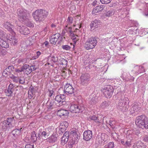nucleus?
Here are the masks:
<instances>
[{
  "label": "nucleus",
  "instance_id": "f257e3e1",
  "mask_svg": "<svg viewBox=\"0 0 148 148\" xmlns=\"http://www.w3.org/2000/svg\"><path fill=\"white\" fill-rule=\"evenodd\" d=\"M129 99L127 97H121L117 104V109L123 112H126L129 107Z\"/></svg>",
  "mask_w": 148,
  "mask_h": 148
},
{
  "label": "nucleus",
  "instance_id": "f03ea898",
  "mask_svg": "<svg viewBox=\"0 0 148 148\" xmlns=\"http://www.w3.org/2000/svg\"><path fill=\"white\" fill-rule=\"evenodd\" d=\"M48 12L44 10L40 9L36 10L33 14V17L36 21L40 22L43 21L47 18Z\"/></svg>",
  "mask_w": 148,
  "mask_h": 148
},
{
  "label": "nucleus",
  "instance_id": "7ed1b4c3",
  "mask_svg": "<svg viewBox=\"0 0 148 148\" xmlns=\"http://www.w3.org/2000/svg\"><path fill=\"white\" fill-rule=\"evenodd\" d=\"M136 125L143 129L148 128V119L144 115H142L136 117L135 121Z\"/></svg>",
  "mask_w": 148,
  "mask_h": 148
},
{
  "label": "nucleus",
  "instance_id": "20e7f679",
  "mask_svg": "<svg viewBox=\"0 0 148 148\" xmlns=\"http://www.w3.org/2000/svg\"><path fill=\"white\" fill-rule=\"evenodd\" d=\"M17 16L18 20L21 22L26 21L29 17V14L28 11L23 8H18L17 10Z\"/></svg>",
  "mask_w": 148,
  "mask_h": 148
},
{
  "label": "nucleus",
  "instance_id": "39448f33",
  "mask_svg": "<svg viewBox=\"0 0 148 148\" xmlns=\"http://www.w3.org/2000/svg\"><path fill=\"white\" fill-rule=\"evenodd\" d=\"M97 41L96 38L91 37L89 38L84 44V47L87 50L93 49L96 45Z\"/></svg>",
  "mask_w": 148,
  "mask_h": 148
},
{
  "label": "nucleus",
  "instance_id": "423d86ee",
  "mask_svg": "<svg viewBox=\"0 0 148 148\" xmlns=\"http://www.w3.org/2000/svg\"><path fill=\"white\" fill-rule=\"evenodd\" d=\"M65 38L64 37L61 36L60 34L56 33L51 36L50 38L49 42L51 44L55 45L57 42L58 44L60 43L63 39Z\"/></svg>",
  "mask_w": 148,
  "mask_h": 148
},
{
  "label": "nucleus",
  "instance_id": "0eeeda50",
  "mask_svg": "<svg viewBox=\"0 0 148 148\" xmlns=\"http://www.w3.org/2000/svg\"><path fill=\"white\" fill-rule=\"evenodd\" d=\"M64 29L71 36V38L73 40L74 43H75L78 40V38H77L78 36L76 35V31H75L74 32L72 31L71 26H67V25H66Z\"/></svg>",
  "mask_w": 148,
  "mask_h": 148
},
{
  "label": "nucleus",
  "instance_id": "6e6552de",
  "mask_svg": "<svg viewBox=\"0 0 148 148\" xmlns=\"http://www.w3.org/2000/svg\"><path fill=\"white\" fill-rule=\"evenodd\" d=\"M103 95L107 98H110L113 94L114 89L111 85H107L102 90Z\"/></svg>",
  "mask_w": 148,
  "mask_h": 148
},
{
  "label": "nucleus",
  "instance_id": "1a4fd4ad",
  "mask_svg": "<svg viewBox=\"0 0 148 148\" xmlns=\"http://www.w3.org/2000/svg\"><path fill=\"white\" fill-rule=\"evenodd\" d=\"M63 91L66 95L72 94L74 93V89L71 85L67 83L64 85Z\"/></svg>",
  "mask_w": 148,
  "mask_h": 148
},
{
  "label": "nucleus",
  "instance_id": "9d476101",
  "mask_svg": "<svg viewBox=\"0 0 148 148\" xmlns=\"http://www.w3.org/2000/svg\"><path fill=\"white\" fill-rule=\"evenodd\" d=\"M90 79V75L88 74H83L80 76L81 83L83 85L86 86L89 82Z\"/></svg>",
  "mask_w": 148,
  "mask_h": 148
},
{
  "label": "nucleus",
  "instance_id": "9b49d317",
  "mask_svg": "<svg viewBox=\"0 0 148 148\" xmlns=\"http://www.w3.org/2000/svg\"><path fill=\"white\" fill-rule=\"evenodd\" d=\"M108 136L105 134H102L101 135H98L97 137L96 140L98 142L99 144H101L102 143H107L108 140Z\"/></svg>",
  "mask_w": 148,
  "mask_h": 148
},
{
  "label": "nucleus",
  "instance_id": "f8f14e48",
  "mask_svg": "<svg viewBox=\"0 0 148 148\" xmlns=\"http://www.w3.org/2000/svg\"><path fill=\"white\" fill-rule=\"evenodd\" d=\"M15 85L10 84L8 88L5 90V92L7 96L12 97L13 95V92L15 89Z\"/></svg>",
  "mask_w": 148,
  "mask_h": 148
},
{
  "label": "nucleus",
  "instance_id": "ddd939ff",
  "mask_svg": "<svg viewBox=\"0 0 148 148\" xmlns=\"http://www.w3.org/2000/svg\"><path fill=\"white\" fill-rule=\"evenodd\" d=\"M15 33L14 34H13L12 32L8 36V41L10 42L12 45H15L17 44L18 41L15 36Z\"/></svg>",
  "mask_w": 148,
  "mask_h": 148
},
{
  "label": "nucleus",
  "instance_id": "4468645a",
  "mask_svg": "<svg viewBox=\"0 0 148 148\" xmlns=\"http://www.w3.org/2000/svg\"><path fill=\"white\" fill-rule=\"evenodd\" d=\"M77 130L75 129H73L71 130L69 136L72 137V139L75 141H76L79 138V134H77Z\"/></svg>",
  "mask_w": 148,
  "mask_h": 148
},
{
  "label": "nucleus",
  "instance_id": "2eb2a0df",
  "mask_svg": "<svg viewBox=\"0 0 148 148\" xmlns=\"http://www.w3.org/2000/svg\"><path fill=\"white\" fill-rule=\"evenodd\" d=\"M17 30H18L21 33L24 35H27L30 32L28 29L25 26H18L17 27Z\"/></svg>",
  "mask_w": 148,
  "mask_h": 148
},
{
  "label": "nucleus",
  "instance_id": "dca6fc26",
  "mask_svg": "<svg viewBox=\"0 0 148 148\" xmlns=\"http://www.w3.org/2000/svg\"><path fill=\"white\" fill-rule=\"evenodd\" d=\"M92 136V131L88 130L85 131L83 133V139L86 141H89L91 139Z\"/></svg>",
  "mask_w": 148,
  "mask_h": 148
},
{
  "label": "nucleus",
  "instance_id": "f3484780",
  "mask_svg": "<svg viewBox=\"0 0 148 148\" xmlns=\"http://www.w3.org/2000/svg\"><path fill=\"white\" fill-rule=\"evenodd\" d=\"M56 101L60 105V106L63 104V103L65 100V96L64 94L57 95L55 98Z\"/></svg>",
  "mask_w": 148,
  "mask_h": 148
},
{
  "label": "nucleus",
  "instance_id": "a211bd4d",
  "mask_svg": "<svg viewBox=\"0 0 148 148\" xmlns=\"http://www.w3.org/2000/svg\"><path fill=\"white\" fill-rule=\"evenodd\" d=\"M140 109V107L137 103L134 104V105L130 110V113L131 114H133L136 112L139 111Z\"/></svg>",
  "mask_w": 148,
  "mask_h": 148
},
{
  "label": "nucleus",
  "instance_id": "6ab92c4d",
  "mask_svg": "<svg viewBox=\"0 0 148 148\" xmlns=\"http://www.w3.org/2000/svg\"><path fill=\"white\" fill-rule=\"evenodd\" d=\"M101 25L100 21L99 20H95L92 21L90 24L91 29L94 30L96 28L100 27Z\"/></svg>",
  "mask_w": 148,
  "mask_h": 148
},
{
  "label": "nucleus",
  "instance_id": "aec40b11",
  "mask_svg": "<svg viewBox=\"0 0 148 148\" xmlns=\"http://www.w3.org/2000/svg\"><path fill=\"white\" fill-rule=\"evenodd\" d=\"M4 26L5 28L10 32V33L13 32V34H15V32L13 31L14 26L12 25L9 22H7L4 23Z\"/></svg>",
  "mask_w": 148,
  "mask_h": 148
},
{
  "label": "nucleus",
  "instance_id": "412c9836",
  "mask_svg": "<svg viewBox=\"0 0 148 148\" xmlns=\"http://www.w3.org/2000/svg\"><path fill=\"white\" fill-rule=\"evenodd\" d=\"M69 137V132L67 131L65 132L61 139V144L62 145H63L67 143Z\"/></svg>",
  "mask_w": 148,
  "mask_h": 148
},
{
  "label": "nucleus",
  "instance_id": "4be33fe9",
  "mask_svg": "<svg viewBox=\"0 0 148 148\" xmlns=\"http://www.w3.org/2000/svg\"><path fill=\"white\" fill-rule=\"evenodd\" d=\"M14 119V117L10 118H8L6 120H4L3 121L4 126L6 124H7L8 126V127H9L10 128H12L13 127L12 122Z\"/></svg>",
  "mask_w": 148,
  "mask_h": 148
},
{
  "label": "nucleus",
  "instance_id": "5701e85b",
  "mask_svg": "<svg viewBox=\"0 0 148 148\" xmlns=\"http://www.w3.org/2000/svg\"><path fill=\"white\" fill-rule=\"evenodd\" d=\"M51 130L49 128H46L45 129V131L42 132V137L44 139L46 138L49 135Z\"/></svg>",
  "mask_w": 148,
  "mask_h": 148
},
{
  "label": "nucleus",
  "instance_id": "b1692460",
  "mask_svg": "<svg viewBox=\"0 0 148 148\" xmlns=\"http://www.w3.org/2000/svg\"><path fill=\"white\" fill-rule=\"evenodd\" d=\"M57 114L60 116H67L69 114V112L67 110L64 109H61L58 111Z\"/></svg>",
  "mask_w": 148,
  "mask_h": 148
},
{
  "label": "nucleus",
  "instance_id": "393cba45",
  "mask_svg": "<svg viewBox=\"0 0 148 148\" xmlns=\"http://www.w3.org/2000/svg\"><path fill=\"white\" fill-rule=\"evenodd\" d=\"M130 76V75L129 73H124L122 75L121 77L124 80H125V81H129L130 80V79L129 78Z\"/></svg>",
  "mask_w": 148,
  "mask_h": 148
},
{
  "label": "nucleus",
  "instance_id": "a878e982",
  "mask_svg": "<svg viewBox=\"0 0 148 148\" xmlns=\"http://www.w3.org/2000/svg\"><path fill=\"white\" fill-rule=\"evenodd\" d=\"M88 120L90 121L93 120L98 124H99L101 122V120L99 121L97 117L94 115L90 116L88 118Z\"/></svg>",
  "mask_w": 148,
  "mask_h": 148
},
{
  "label": "nucleus",
  "instance_id": "bb28decb",
  "mask_svg": "<svg viewBox=\"0 0 148 148\" xmlns=\"http://www.w3.org/2000/svg\"><path fill=\"white\" fill-rule=\"evenodd\" d=\"M77 109H76V113L82 112L84 110V108L83 104H78Z\"/></svg>",
  "mask_w": 148,
  "mask_h": 148
},
{
  "label": "nucleus",
  "instance_id": "cd10ccee",
  "mask_svg": "<svg viewBox=\"0 0 148 148\" xmlns=\"http://www.w3.org/2000/svg\"><path fill=\"white\" fill-rule=\"evenodd\" d=\"M78 105L74 103L71 104L70 107V110L72 112L76 113V109H77Z\"/></svg>",
  "mask_w": 148,
  "mask_h": 148
},
{
  "label": "nucleus",
  "instance_id": "c85d7f7f",
  "mask_svg": "<svg viewBox=\"0 0 148 148\" xmlns=\"http://www.w3.org/2000/svg\"><path fill=\"white\" fill-rule=\"evenodd\" d=\"M37 138L35 131H33L31 133V138L32 141L34 142H36L37 140Z\"/></svg>",
  "mask_w": 148,
  "mask_h": 148
},
{
  "label": "nucleus",
  "instance_id": "c756f323",
  "mask_svg": "<svg viewBox=\"0 0 148 148\" xmlns=\"http://www.w3.org/2000/svg\"><path fill=\"white\" fill-rule=\"evenodd\" d=\"M127 138L128 140L130 141L133 140L136 138V136L132 132L131 134L128 135Z\"/></svg>",
  "mask_w": 148,
  "mask_h": 148
},
{
  "label": "nucleus",
  "instance_id": "7c9ffc66",
  "mask_svg": "<svg viewBox=\"0 0 148 148\" xmlns=\"http://www.w3.org/2000/svg\"><path fill=\"white\" fill-rule=\"evenodd\" d=\"M73 19L71 16H69L66 21V25L67 26H71L73 23Z\"/></svg>",
  "mask_w": 148,
  "mask_h": 148
},
{
  "label": "nucleus",
  "instance_id": "2f4dec72",
  "mask_svg": "<svg viewBox=\"0 0 148 148\" xmlns=\"http://www.w3.org/2000/svg\"><path fill=\"white\" fill-rule=\"evenodd\" d=\"M22 23H24L26 25L29 27H33L34 25L33 23H32L31 22L29 21V17H28V20L26 21H23Z\"/></svg>",
  "mask_w": 148,
  "mask_h": 148
},
{
  "label": "nucleus",
  "instance_id": "473e14b6",
  "mask_svg": "<svg viewBox=\"0 0 148 148\" xmlns=\"http://www.w3.org/2000/svg\"><path fill=\"white\" fill-rule=\"evenodd\" d=\"M57 138L54 136H51L48 138L47 141L49 143H54L57 140Z\"/></svg>",
  "mask_w": 148,
  "mask_h": 148
},
{
  "label": "nucleus",
  "instance_id": "72a5a7b5",
  "mask_svg": "<svg viewBox=\"0 0 148 148\" xmlns=\"http://www.w3.org/2000/svg\"><path fill=\"white\" fill-rule=\"evenodd\" d=\"M114 13V11L113 9H111L104 14L106 16L110 17L113 15Z\"/></svg>",
  "mask_w": 148,
  "mask_h": 148
},
{
  "label": "nucleus",
  "instance_id": "f704fd0d",
  "mask_svg": "<svg viewBox=\"0 0 148 148\" xmlns=\"http://www.w3.org/2000/svg\"><path fill=\"white\" fill-rule=\"evenodd\" d=\"M12 133L13 136L16 137L17 136L20 134V131L18 129H16L13 130L12 132Z\"/></svg>",
  "mask_w": 148,
  "mask_h": 148
},
{
  "label": "nucleus",
  "instance_id": "c9c22d12",
  "mask_svg": "<svg viewBox=\"0 0 148 148\" xmlns=\"http://www.w3.org/2000/svg\"><path fill=\"white\" fill-rule=\"evenodd\" d=\"M0 45L2 47L4 48H8L9 47V44L6 41L3 40L0 44Z\"/></svg>",
  "mask_w": 148,
  "mask_h": 148
},
{
  "label": "nucleus",
  "instance_id": "e433bc0d",
  "mask_svg": "<svg viewBox=\"0 0 148 148\" xmlns=\"http://www.w3.org/2000/svg\"><path fill=\"white\" fill-rule=\"evenodd\" d=\"M60 126H64V127H65L64 128H61V130H64V129H65L66 128H67L68 126V123L66 121H62L61 123L60 124Z\"/></svg>",
  "mask_w": 148,
  "mask_h": 148
},
{
  "label": "nucleus",
  "instance_id": "4c0bfd02",
  "mask_svg": "<svg viewBox=\"0 0 148 148\" xmlns=\"http://www.w3.org/2000/svg\"><path fill=\"white\" fill-rule=\"evenodd\" d=\"M41 54V53L39 51H38L32 57L31 59L32 60H34L38 58L39 56Z\"/></svg>",
  "mask_w": 148,
  "mask_h": 148
},
{
  "label": "nucleus",
  "instance_id": "58836bf2",
  "mask_svg": "<svg viewBox=\"0 0 148 148\" xmlns=\"http://www.w3.org/2000/svg\"><path fill=\"white\" fill-rule=\"evenodd\" d=\"M51 58L52 60L54 62H56L58 61V58L57 57L53 55H51L49 57L48 59Z\"/></svg>",
  "mask_w": 148,
  "mask_h": 148
},
{
  "label": "nucleus",
  "instance_id": "ea45409f",
  "mask_svg": "<svg viewBox=\"0 0 148 148\" xmlns=\"http://www.w3.org/2000/svg\"><path fill=\"white\" fill-rule=\"evenodd\" d=\"M114 147V143L110 142L105 145V148H113Z\"/></svg>",
  "mask_w": 148,
  "mask_h": 148
},
{
  "label": "nucleus",
  "instance_id": "a19ab883",
  "mask_svg": "<svg viewBox=\"0 0 148 148\" xmlns=\"http://www.w3.org/2000/svg\"><path fill=\"white\" fill-rule=\"evenodd\" d=\"M4 124L3 122L2 125V129L3 130L5 131H8L10 129V128L9 127H8V125L7 124H6L5 125H4Z\"/></svg>",
  "mask_w": 148,
  "mask_h": 148
},
{
  "label": "nucleus",
  "instance_id": "79ce46f5",
  "mask_svg": "<svg viewBox=\"0 0 148 148\" xmlns=\"http://www.w3.org/2000/svg\"><path fill=\"white\" fill-rule=\"evenodd\" d=\"M67 63V62L66 60L62 58L61 59L60 64L61 65H63L64 66H66Z\"/></svg>",
  "mask_w": 148,
  "mask_h": 148
},
{
  "label": "nucleus",
  "instance_id": "37998d69",
  "mask_svg": "<svg viewBox=\"0 0 148 148\" xmlns=\"http://www.w3.org/2000/svg\"><path fill=\"white\" fill-rule=\"evenodd\" d=\"M53 102L51 101V102L48 101L46 103V105L48 108L51 109L54 107L53 105Z\"/></svg>",
  "mask_w": 148,
  "mask_h": 148
},
{
  "label": "nucleus",
  "instance_id": "c03bdc74",
  "mask_svg": "<svg viewBox=\"0 0 148 148\" xmlns=\"http://www.w3.org/2000/svg\"><path fill=\"white\" fill-rule=\"evenodd\" d=\"M138 68L139 69L137 72L138 73H141L144 72H145V69L144 67L142 66H140Z\"/></svg>",
  "mask_w": 148,
  "mask_h": 148
},
{
  "label": "nucleus",
  "instance_id": "a18cd8bd",
  "mask_svg": "<svg viewBox=\"0 0 148 148\" xmlns=\"http://www.w3.org/2000/svg\"><path fill=\"white\" fill-rule=\"evenodd\" d=\"M98 8L99 11L100 12L103 10H105L106 8V7L105 5H101L97 6Z\"/></svg>",
  "mask_w": 148,
  "mask_h": 148
},
{
  "label": "nucleus",
  "instance_id": "49530a36",
  "mask_svg": "<svg viewBox=\"0 0 148 148\" xmlns=\"http://www.w3.org/2000/svg\"><path fill=\"white\" fill-rule=\"evenodd\" d=\"M131 141L130 140L129 141L128 140L126 141L125 143L124 146L126 148L130 147L131 145Z\"/></svg>",
  "mask_w": 148,
  "mask_h": 148
},
{
  "label": "nucleus",
  "instance_id": "de8ad7c7",
  "mask_svg": "<svg viewBox=\"0 0 148 148\" xmlns=\"http://www.w3.org/2000/svg\"><path fill=\"white\" fill-rule=\"evenodd\" d=\"M143 144L140 143L139 144L136 145H133L134 148H143Z\"/></svg>",
  "mask_w": 148,
  "mask_h": 148
},
{
  "label": "nucleus",
  "instance_id": "09e8293b",
  "mask_svg": "<svg viewBox=\"0 0 148 148\" xmlns=\"http://www.w3.org/2000/svg\"><path fill=\"white\" fill-rule=\"evenodd\" d=\"M6 53V51L5 50L3 49L1 47L0 48V55L4 56Z\"/></svg>",
  "mask_w": 148,
  "mask_h": 148
},
{
  "label": "nucleus",
  "instance_id": "8fccbe9b",
  "mask_svg": "<svg viewBox=\"0 0 148 148\" xmlns=\"http://www.w3.org/2000/svg\"><path fill=\"white\" fill-rule=\"evenodd\" d=\"M71 48V47L68 45H64L62 46V48L63 49L66 50H70Z\"/></svg>",
  "mask_w": 148,
  "mask_h": 148
},
{
  "label": "nucleus",
  "instance_id": "3c124183",
  "mask_svg": "<svg viewBox=\"0 0 148 148\" xmlns=\"http://www.w3.org/2000/svg\"><path fill=\"white\" fill-rule=\"evenodd\" d=\"M18 82L21 84H24L25 82V79L22 77H21L20 78L19 77Z\"/></svg>",
  "mask_w": 148,
  "mask_h": 148
},
{
  "label": "nucleus",
  "instance_id": "603ef678",
  "mask_svg": "<svg viewBox=\"0 0 148 148\" xmlns=\"http://www.w3.org/2000/svg\"><path fill=\"white\" fill-rule=\"evenodd\" d=\"M116 122L115 121L112 120H110L109 122V125L112 127H114V125L115 124Z\"/></svg>",
  "mask_w": 148,
  "mask_h": 148
},
{
  "label": "nucleus",
  "instance_id": "864d4df0",
  "mask_svg": "<svg viewBox=\"0 0 148 148\" xmlns=\"http://www.w3.org/2000/svg\"><path fill=\"white\" fill-rule=\"evenodd\" d=\"M29 67V65L27 64H25L22 67L21 69L23 70V71L25 70H26V71L27 70V69Z\"/></svg>",
  "mask_w": 148,
  "mask_h": 148
},
{
  "label": "nucleus",
  "instance_id": "5fc2aeb1",
  "mask_svg": "<svg viewBox=\"0 0 148 148\" xmlns=\"http://www.w3.org/2000/svg\"><path fill=\"white\" fill-rule=\"evenodd\" d=\"M112 0H100V2L102 4H107L110 2Z\"/></svg>",
  "mask_w": 148,
  "mask_h": 148
},
{
  "label": "nucleus",
  "instance_id": "6e6d98bb",
  "mask_svg": "<svg viewBox=\"0 0 148 148\" xmlns=\"http://www.w3.org/2000/svg\"><path fill=\"white\" fill-rule=\"evenodd\" d=\"M32 71V69L31 68L30 66L28 68L27 70L25 71V72L27 75L30 74Z\"/></svg>",
  "mask_w": 148,
  "mask_h": 148
},
{
  "label": "nucleus",
  "instance_id": "4d7b16f0",
  "mask_svg": "<svg viewBox=\"0 0 148 148\" xmlns=\"http://www.w3.org/2000/svg\"><path fill=\"white\" fill-rule=\"evenodd\" d=\"M99 12H100L99 11L98 7L96 6L93 9L92 13V14H95Z\"/></svg>",
  "mask_w": 148,
  "mask_h": 148
},
{
  "label": "nucleus",
  "instance_id": "13d9d810",
  "mask_svg": "<svg viewBox=\"0 0 148 148\" xmlns=\"http://www.w3.org/2000/svg\"><path fill=\"white\" fill-rule=\"evenodd\" d=\"M5 33L2 30L0 29V37H3L5 36Z\"/></svg>",
  "mask_w": 148,
  "mask_h": 148
},
{
  "label": "nucleus",
  "instance_id": "bf43d9fd",
  "mask_svg": "<svg viewBox=\"0 0 148 148\" xmlns=\"http://www.w3.org/2000/svg\"><path fill=\"white\" fill-rule=\"evenodd\" d=\"M8 71V73H10L14 69V67L13 66H9L7 68H6Z\"/></svg>",
  "mask_w": 148,
  "mask_h": 148
},
{
  "label": "nucleus",
  "instance_id": "052dcab7",
  "mask_svg": "<svg viewBox=\"0 0 148 148\" xmlns=\"http://www.w3.org/2000/svg\"><path fill=\"white\" fill-rule=\"evenodd\" d=\"M52 101V102H53V107H56L55 106H60V105L59 103H56V101L55 100H53Z\"/></svg>",
  "mask_w": 148,
  "mask_h": 148
},
{
  "label": "nucleus",
  "instance_id": "680f3d73",
  "mask_svg": "<svg viewBox=\"0 0 148 148\" xmlns=\"http://www.w3.org/2000/svg\"><path fill=\"white\" fill-rule=\"evenodd\" d=\"M108 106V104L106 101L102 102L101 104V107L103 108L106 107Z\"/></svg>",
  "mask_w": 148,
  "mask_h": 148
},
{
  "label": "nucleus",
  "instance_id": "e2e57ef3",
  "mask_svg": "<svg viewBox=\"0 0 148 148\" xmlns=\"http://www.w3.org/2000/svg\"><path fill=\"white\" fill-rule=\"evenodd\" d=\"M25 2L27 4H30L32 2H34V0H24Z\"/></svg>",
  "mask_w": 148,
  "mask_h": 148
},
{
  "label": "nucleus",
  "instance_id": "0e129e2a",
  "mask_svg": "<svg viewBox=\"0 0 148 148\" xmlns=\"http://www.w3.org/2000/svg\"><path fill=\"white\" fill-rule=\"evenodd\" d=\"M12 80L14 82L16 83H18L19 81V77H15L12 79Z\"/></svg>",
  "mask_w": 148,
  "mask_h": 148
},
{
  "label": "nucleus",
  "instance_id": "69168bd1",
  "mask_svg": "<svg viewBox=\"0 0 148 148\" xmlns=\"http://www.w3.org/2000/svg\"><path fill=\"white\" fill-rule=\"evenodd\" d=\"M25 148H34V145H31L30 144H27L25 146Z\"/></svg>",
  "mask_w": 148,
  "mask_h": 148
},
{
  "label": "nucleus",
  "instance_id": "338daca9",
  "mask_svg": "<svg viewBox=\"0 0 148 148\" xmlns=\"http://www.w3.org/2000/svg\"><path fill=\"white\" fill-rule=\"evenodd\" d=\"M132 132L136 136H138V134L140 133V131L137 130H136L135 131H134Z\"/></svg>",
  "mask_w": 148,
  "mask_h": 148
},
{
  "label": "nucleus",
  "instance_id": "774afa93",
  "mask_svg": "<svg viewBox=\"0 0 148 148\" xmlns=\"http://www.w3.org/2000/svg\"><path fill=\"white\" fill-rule=\"evenodd\" d=\"M144 15L146 16H148V6L145 8L144 12Z\"/></svg>",
  "mask_w": 148,
  "mask_h": 148
}]
</instances>
